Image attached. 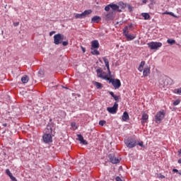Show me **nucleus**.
I'll return each instance as SVG.
<instances>
[{
    "label": "nucleus",
    "instance_id": "obj_10",
    "mask_svg": "<svg viewBox=\"0 0 181 181\" xmlns=\"http://www.w3.org/2000/svg\"><path fill=\"white\" fill-rule=\"evenodd\" d=\"M103 60L105 64V67L108 71V74L109 76L111 75V70L110 69V61L108 60V59H107V57H103Z\"/></svg>",
    "mask_w": 181,
    "mask_h": 181
},
{
    "label": "nucleus",
    "instance_id": "obj_6",
    "mask_svg": "<svg viewBox=\"0 0 181 181\" xmlns=\"http://www.w3.org/2000/svg\"><path fill=\"white\" fill-rule=\"evenodd\" d=\"M107 81L111 83L115 88H119V87H121V81H119V79H113L109 78Z\"/></svg>",
    "mask_w": 181,
    "mask_h": 181
},
{
    "label": "nucleus",
    "instance_id": "obj_27",
    "mask_svg": "<svg viewBox=\"0 0 181 181\" xmlns=\"http://www.w3.org/2000/svg\"><path fill=\"white\" fill-rule=\"evenodd\" d=\"M93 51H91L92 54H95L96 56H98L100 54V52L97 50V49H93Z\"/></svg>",
    "mask_w": 181,
    "mask_h": 181
},
{
    "label": "nucleus",
    "instance_id": "obj_40",
    "mask_svg": "<svg viewBox=\"0 0 181 181\" xmlns=\"http://www.w3.org/2000/svg\"><path fill=\"white\" fill-rule=\"evenodd\" d=\"M60 114L62 115V117H66V112H64V111H61Z\"/></svg>",
    "mask_w": 181,
    "mask_h": 181
},
{
    "label": "nucleus",
    "instance_id": "obj_21",
    "mask_svg": "<svg viewBox=\"0 0 181 181\" xmlns=\"http://www.w3.org/2000/svg\"><path fill=\"white\" fill-rule=\"evenodd\" d=\"M141 16H143V18H144L145 21H148V20L151 19V16L148 13H141Z\"/></svg>",
    "mask_w": 181,
    "mask_h": 181
},
{
    "label": "nucleus",
    "instance_id": "obj_31",
    "mask_svg": "<svg viewBox=\"0 0 181 181\" xmlns=\"http://www.w3.org/2000/svg\"><path fill=\"white\" fill-rule=\"evenodd\" d=\"M110 9H111V4H109L105 7V11H106V12H108Z\"/></svg>",
    "mask_w": 181,
    "mask_h": 181
},
{
    "label": "nucleus",
    "instance_id": "obj_44",
    "mask_svg": "<svg viewBox=\"0 0 181 181\" xmlns=\"http://www.w3.org/2000/svg\"><path fill=\"white\" fill-rule=\"evenodd\" d=\"M128 9L129 12H132V7L131 6V5H128Z\"/></svg>",
    "mask_w": 181,
    "mask_h": 181
},
{
    "label": "nucleus",
    "instance_id": "obj_5",
    "mask_svg": "<svg viewBox=\"0 0 181 181\" xmlns=\"http://www.w3.org/2000/svg\"><path fill=\"white\" fill-rule=\"evenodd\" d=\"M108 158L110 159V162L113 165H116L117 163H119L121 162V158H117V157H115V154L114 153H110L108 155Z\"/></svg>",
    "mask_w": 181,
    "mask_h": 181
},
{
    "label": "nucleus",
    "instance_id": "obj_42",
    "mask_svg": "<svg viewBox=\"0 0 181 181\" xmlns=\"http://www.w3.org/2000/svg\"><path fill=\"white\" fill-rule=\"evenodd\" d=\"M177 94H179L180 95H181V88L179 89H177Z\"/></svg>",
    "mask_w": 181,
    "mask_h": 181
},
{
    "label": "nucleus",
    "instance_id": "obj_24",
    "mask_svg": "<svg viewBox=\"0 0 181 181\" xmlns=\"http://www.w3.org/2000/svg\"><path fill=\"white\" fill-rule=\"evenodd\" d=\"M95 86L96 87V88L101 90V88H103V84L99 83V82H95Z\"/></svg>",
    "mask_w": 181,
    "mask_h": 181
},
{
    "label": "nucleus",
    "instance_id": "obj_52",
    "mask_svg": "<svg viewBox=\"0 0 181 181\" xmlns=\"http://www.w3.org/2000/svg\"><path fill=\"white\" fill-rule=\"evenodd\" d=\"M142 2L143 4H146V2H148V0H143Z\"/></svg>",
    "mask_w": 181,
    "mask_h": 181
},
{
    "label": "nucleus",
    "instance_id": "obj_15",
    "mask_svg": "<svg viewBox=\"0 0 181 181\" xmlns=\"http://www.w3.org/2000/svg\"><path fill=\"white\" fill-rule=\"evenodd\" d=\"M77 136L81 144H83V145H87V141L84 140V137H83V135L78 134Z\"/></svg>",
    "mask_w": 181,
    "mask_h": 181
},
{
    "label": "nucleus",
    "instance_id": "obj_55",
    "mask_svg": "<svg viewBox=\"0 0 181 181\" xmlns=\"http://www.w3.org/2000/svg\"><path fill=\"white\" fill-rule=\"evenodd\" d=\"M178 163H181V158L178 160Z\"/></svg>",
    "mask_w": 181,
    "mask_h": 181
},
{
    "label": "nucleus",
    "instance_id": "obj_37",
    "mask_svg": "<svg viewBox=\"0 0 181 181\" xmlns=\"http://www.w3.org/2000/svg\"><path fill=\"white\" fill-rule=\"evenodd\" d=\"M137 145H139V146H141V148H144V141L139 142Z\"/></svg>",
    "mask_w": 181,
    "mask_h": 181
},
{
    "label": "nucleus",
    "instance_id": "obj_11",
    "mask_svg": "<svg viewBox=\"0 0 181 181\" xmlns=\"http://www.w3.org/2000/svg\"><path fill=\"white\" fill-rule=\"evenodd\" d=\"M44 132L48 135H53V129L52 128V124H48L45 129Z\"/></svg>",
    "mask_w": 181,
    "mask_h": 181
},
{
    "label": "nucleus",
    "instance_id": "obj_12",
    "mask_svg": "<svg viewBox=\"0 0 181 181\" xmlns=\"http://www.w3.org/2000/svg\"><path fill=\"white\" fill-rule=\"evenodd\" d=\"M100 47V42H98V40H95L91 42V50L93 49H98Z\"/></svg>",
    "mask_w": 181,
    "mask_h": 181
},
{
    "label": "nucleus",
    "instance_id": "obj_47",
    "mask_svg": "<svg viewBox=\"0 0 181 181\" xmlns=\"http://www.w3.org/2000/svg\"><path fill=\"white\" fill-rule=\"evenodd\" d=\"M13 26H15V27L19 26V22L13 23Z\"/></svg>",
    "mask_w": 181,
    "mask_h": 181
},
{
    "label": "nucleus",
    "instance_id": "obj_17",
    "mask_svg": "<svg viewBox=\"0 0 181 181\" xmlns=\"http://www.w3.org/2000/svg\"><path fill=\"white\" fill-rule=\"evenodd\" d=\"M135 37H136V36L134 34L131 35V34H126V39L127 40H134V39H135Z\"/></svg>",
    "mask_w": 181,
    "mask_h": 181
},
{
    "label": "nucleus",
    "instance_id": "obj_46",
    "mask_svg": "<svg viewBox=\"0 0 181 181\" xmlns=\"http://www.w3.org/2000/svg\"><path fill=\"white\" fill-rule=\"evenodd\" d=\"M169 15H170V16H173V18H176V16L175 15V13L170 12Z\"/></svg>",
    "mask_w": 181,
    "mask_h": 181
},
{
    "label": "nucleus",
    "instance_id": "obj_36",
    "mask_svg": "<svg viewBox=\"0 0 181 181\" xmlns=\"http://www.w3.org/2000/svg\"><path fill=\"white\" fill-rule=\"evenodd\" d=\"M10 179L13 181H17L18 180H16V177H13V175H10Z\"/></svg>",
    "mask_w": 181,
    "mask_h": 181
},
{
    "label": "nucleus",
    "instance_id": "obj_43",
    "mask_svg": "<svg viewBox=\"0 0 181 181\" xmlns=\"http://www.w3.org/2000/svg\"><path fill=\"white\" fill-rule=\"evenodd\" d=\"M109 94H110L111 96L113 98L115 97V94H114V92H112V91H109Z\"/></svg>",
    "mask_w": 181,
    "mask_h": 181
},
{
    "label": "nucleus",
    "instance_id": "obj_41",
    "mask_svg": "<svg viewBox=\"0 0 181 181\" xmlns=\"http://www.w3.org/2000/svg\"><path fill=\"white\" fill-rule=\"evenodd\" d=\"M139 66L140 67H144V66H145V61H142Z\"/></svg>",
    "mask_w": 181,
    "mask_h": 181
},
{
    "label": "nucleus",
    "instance_id": "obj_22",
    "mask_svg": "<svg viewBox=\"0 0 181 181\" xmlns=\"http://www.w3.org/2000/svg\"><path fill=\"white\" fill-rule=\"evenodd\" d=\"M93 12V11L91 10H86L84 12H83V15L84 18H86L87 16L90 15L91 13Z\"/></svg>",
    "mask_w": 181,
    "mask_h": 181
},
{
    "label": "nucleus",
    "instance_id": "obj_1",
    "mask_svg": "<svg viewBox=\"0 0 181 181\" xmlns=\"http://www.w3.org/2000/svg\"><path fill=\"white\" fill-rule=\"evenodd\" d=\"M124 144L127 148H135L136 140L133 137H127L124 139Z\"/></svg>",
    "mask_w": 181,
    "mask_h": 181
},
{
    "label": "nucleus",
    "instance_id": "obj_9",
    "mask_svg": "<svg viewBox=\"0 0 181 181\" xmlns=\"http://www.w3.org/2000/svg\"><path fill=\"white\" fill-rule=\"evenodd\" d=\"M52 135V134H44V135L42 136V139H43L45 144H50V143L53 142Z\"/></svg>",
    "mask_w": 181,
    "mask_h": 181
},
{
    "label": "nucleus",
    "instance_id": "obj_51",
    "mask_svg": "<svg viewBox=\"0 0 181 181\" xmlns=\"http://www.w3.org/2000/svg\"><path fill=\"white\" fill-rule=\"evenodd\" d=\"M169 13L170 12L165 11V12L163 13V15H169Z\"/></svg>",
    "mask_w": 181,
    "mask_h": 181
},
{
    "label": "nucleus",
    "instance_id": "obj_30",
    "mask_svg": "<svg viewBox=\"0 0 181 181\" xmlns=\"http://www.w3.org/2000/svg\"><path fill=\"white\" fill-rule=\"evenodd\" d=\"M106 123H107V122H105V120H100L99 122V125H100V127H104V124Z\"/></svg>",
    "mask_w": 181,
    "mask_h": 181
},
{
    "label": "nucleus",
    "instance_id": "obj_2",
    "mask_svg": "<svg viewBox=\"0 0 181 181\" xmlns=\"http://www.w3.org/2000/svg\"><path fill=\"white\" fill-rule=\"evenodd\" d=\"M165 115H166V112L162 110L156 113L155 116V121L156 124H160L163 119L165 118Z\"/></svg>",
    "mask_w": 181,
    "mask_h": 181
},
{
    "label": "nucleus",
    "instance_id": "obj_8",
    "mask_svg": "<svg viewBox=\"0 0 181 181\" xmlns=\"http://www.w3.org/2000/svg\"><path fill=\"white\" fill-rule=\"evenodd\" d=\"M107 111H108V112L110 114H117V111H118V103L115 102L112 107L107 108Z\"/></svg>",
    "mask_w": 181,
    "mask_h": 181
},
{
    "label": "nucleus",
    "instance_id": "obj_45",
    "mask_svg": "<svg viewBox=\"0 0 181 181\" xmlns=\"http://www.w3.org/2000/svg\"><path fill=\"white\" fill-rule=\"evenodd\" d=\"M115 180L116 181H122V179H121V177H116Z\"/></svg>",
    "mask_w": 181,
    "mask_h": 181
},
{
    "label": "nucleus",
    "instance_id": "obj_19",
    "mask_svg": "<svg viewBox=\"0 0 181 181\" xmlns=\"http://www.w3.org/2000/svg\"><path fill=\"white\" fill-rule=\"evenodd\" d=\"M129 119V115H128V112H124L122 115L123 121H128Z\"/></svg>",
    "mask_w": 181,
    "mask_h": 181
},
{
    "label": "nucleus",
    "instance_id": "obj_29",
    "mask_svg": "<svg viewBox=\"0 0 181 181\" xmlns=\"http://www.w3.org/2000/svg\"><path fill=\"white\" fill-rule=\"evenodd\" d=\"M115 101H116L117 104H118V102L119 101L120 96L119 95H115L113 97Z\"/></svg>",
    "mask_w": 181,
    "mask_h": 181
},
{
    "label": "nucleus",
    "instance_id": "obj_3",
    "mask_svg": "<svg viewBox=\"0 0 181 181\" xmlns=\"http://www.w3.org/2000/svg\"><path fill=\"white\" fill-rule=\"evenodd\" d=\"M66 40V37L63 34L58 33L54 36V45H60Z\"/></svg>",
    "mask_w": 181,
    "mask_h": 181
},
{
    "label": "nucleus",
    "instance_id": "obj_49",
    "mask_svg": "<svg viewBox=\"0 0 181 181\" xmlns=\"http://www.w3.org/2000/svg\"><path fill=\"white\" fill-rule=\"evenodd\" d=\"M38 74H40V76H43V71H39Z\"/></svg>",
    "mask_w": 181,
    "mask_h": 181
},
{
    "label": "nucleus",
    "instance_id": "obj_13",
    "mask_svg": "<svg viewBox=\"0 0 181 181\" xmlns=\"http://www.w3.org/2000/svg\"><path fill=\"white\" fill-rule=\"evenodd\" d=\"M101 21V17L95 16L91 18V23H98Z\"/></svg>",
    "mask_w": 181,
    "mask_h": 181
},
{
    "label": "nucleus",
    "instance_id": "obj_32",
    "mask_svg": "<svg viewBox=\"0 0 181 181\" xmlns=\"http://www.w3.org/2000/svg\"><path fill=\"white\" fill-rule=\"evenodd\" d=\"M6 174L9 177L12 175V173H11V170H9V169L6 170Z\"/></svg>",
    "mask_w": 181,
    "mask_h": 181
},
{
    "label": "nucleus",
    "instance_id": "obj_33",
    "mask_svg": "<svg viewBox=\"0 0 181 181\" xmlns=\"http://www.w3.org/2000/svg\"><path fill=\"white\" fill-rule=\"evenodd\" d=\"M106 19H107V21H112V16H111L110 14H107V15L106 16Z\"/></svg>",
    "mask_w": 181,
    "mask_h": 181
},
{
    "label": "nucleus",
    "instance_id": "obj_50",
    "mask_svg": "<svg viewBox=\"0 0 181 181\" xmlns=\"http://www.w3.org/2000/svg\"><path fill=\"white\" fill-rule=\"evenodd\" d=\"M173 172H175V173H177V172H179V170L177 169H173Z\"/></svg>",
    "mask_w": 181,
    "mask_h": 181
},
{
    "label": "nucleus",
    "instance_id": "obj_14",
    "mask_svg": "<svg viewBox=\"0 0 181 181\" xmlns=\"http://www.w3.org/2000/svg\"><path fill=\"white\" fill-rule=\"evenodd\" d=\"M148 118H149V116L148 115V114L144 113L142 115V117H141L142 125H144V124H145V122H146V121H148Z\"/></svg>",
    "mask_w": 181,
    "mask_h": 181
},
{
    "label": "nucleus",
    "instance_id": "obj_20",
    "mask_svg": "<svg viewBox=\"0 0 181 181\" xmlns=\"http://www.w3.org/2000/svg\"><path fill=\"white\" fill-rule=\"evenodd\" d=\"M150 71L151 69H149V68H144L143 71V75L144 76V77H148V74H149Z\"/></svg>",
    "mask_w": 181,
    "mask_h": 181
},
{
    "label": "nucleus",
    "instance_id": "obj_39",
    "mask_svg": "<svg viewBox=\"0 0 181 181\" xmlns=\"http://www.w3.org/2000/svg\"><path fill=\"white\" fill-rule=\"evenodd\" d=\"M138 70H139V71H140V72H142V71H144V66H139V68H138Z\"/></svg>",
    "mask_w": 181,
    "mask_h": 181
},
{
    "label": "nucleus",
    "instance_id": "obj_16",
    "mask_svg": "<svg viewBox=\"0 0 181 181\" xmlns=\"http://www.w3.org/2000/svg\"><path fill=\"white\" fill-rule=\"evenodd\" d=\"M110 8L112 9V11H117L118 12H121V10L119 9V6L114 4H110Z\"/></svg>",
    "mask_w": 181,
    "mask_h": 181
},
{
    "label": "nucleus",
    "instance_id": "obj_53",
    "mask_svg": "<svg viewBox=\"0 0 181 181\" xmlns=\"http://www.w3.org/2000/svg\"><path fill=\"white\" fill-rule=\"evenodd\" d=\"M102 76H108V75H107V73L103 71V74H102Z\"/></svg>",
    "mask_w": 181,
    "mask_h": 181
},
{
    "label": "nucleus",
    "instance_id": "obj_28",
    "mask_svg": "<svg viewBox=\"0 0 181 181\" xmlns=\"http://www.w3.org/2000/svg\"><path fill=\"white\" fill-rule=\"evenodd\" d=\"M117 6H119H119H121L122 8H126L127 4H124V2H122V1H119V2L118 3Z\"/></svg>",
    "mask_w": 181,
    "mask_h": 181
},
{
    "label": "nucleus",
    "instance_id": "obj_34",
    "mask_svg": "<svg viewBox=\"0 0 181 181\" xmlns=\"http://www.w3.org/2000/svg\"><path fill=\"white\" fill-rule=\"evenodd\" d=\"M62 45L63 46H67L69 45V41L66 40V41H62Z\"/></svg>",
    "mask_w": 181,
    "mask_h": 181
},
{
    "label": "nucleus",
    "instance_id": "obj_23",
    "mask_svg": "<svg viewBox=\"0 0 181 181\" xmlns=\"http://www.w3.org/2000/svg\"><path fill=\"white\" fill-rule=\"evenodd\" d=\"M75 18H76V19H83V18H85V17H84L83 13H76L75 15Z\"/></svg>",
    "mask_w": 181,
    "mask_h": 181
},
{
    "label": "nucleus",
    "instance_id": "obj_25",
    "mask_svg": "<svg viewBox=\"0 0 181 181\" xmlns=\"http://www.w3.org/2000/svg\"><path fill=\"white\" fill-rule=\"evenodd\" d=\"M123 33H124V35L125 36V37H127V35H129V34L128 27H127V26H126V27L123 29Z\"/></svg>",
    "mask_w": 181,
    "mask_h": 181
},
{
    "label": "nucleus",
    "instance_id": "obj_54",
    "mask_svg": "<svg viewBox=\"0 0 181 181\" xmlns=\"http://www.w3.org/2000/svg\"><path fill=\"white\" fill-rule=\"evenodd\" d=\"M82 49H83V53H85L86 52V48H82Z\"/></svg>",
    "mask_w": 181,
    "mask_h": 181
},
{
    "label": "nucleus",
    "instance_id": "obj_4",
    "mask_svg": "<svg viewBox=\"0 0 181 181\" xmlns=\"http://www.w3.org/2000/svg\"><path fill=\"white\" fill-rule=\"evenodd\" d=\"M147 46L150 50H158L159 47H162V42H151L147 43Z\"/></svg>",
    "mask_w": 181,
    "mask_h": 181
},
{
    "label": "nucleus",
    "instance_id": "obj_56",
    "mask_svg": "<svg viewBox=\"0 0 181 181\" xmlns=\"http://www.w3.org/2000/svg\"><path fill=\"white\" fill-rule=\"evenodd\" d=\"M3 125H4V127H6L7 124H6V123H5Z\"/></svg>",
    "mask_w": 181,
    "mask_h": 181
},
{
    "label": "nucleus",
    "instance_id": "obj_26",
    "mask_svg": "<svg viewBox=\"0 0 181 181\" xmlns=\"http://www.w3.org/2000/svg\"><path fill=\"white\" fill-rule=\"evenodd\" d=\"M167 43H168V45H175V43H176V40H172V39H168L167 40Z\"/></svg>",
    "mask_w": 181,
    "mask_h": 181
},
{
    "label": "nucleus",
    "instance_id": "obj_48",
    "mask_svg": "<svg viewBox=\"0 0 181 181\" xmlns=\"http://www.w3.org/2000/svg\"><path fill=\"white\" fill-rule=\"evenodd\" d=\"M54 33H56V31H52L49 33V36H52L53 35H54Z\"/></svg>",
    "mask_w": 181,
    "mask_h": 181
},
{
    "label": "nucleus",
    "instance_id": "obj_58",
    "mask_svg": "<svg viewBox=\"0 0 181 181\" xmlns=\"http://www.w3.org/2000/svg\"><path fill=\"white\" fill-rule=\"evenodd\" d=\"M179 175H181V170L179 172Z\"/></svg>",
    "mask_w": 181,
    "mask_h": 181
},
{
    "label": "nucleus",
    "instance_id": "obj_35",
    "mask_svg": "<svg viewBox=\"0 0 181 181\" xmlns=\"http://www.w3.org/2000/svg\"><path fill=\"white\" fill-rule=\"evenodd\" d=\"M179 104H180V100H175L173 103V105H179Z\"/></svg>",
    "mask_w": 181,
    "mask_h": 181
},
{
    "label": "nucleus",
    "instance_id": "obj_7",
    "mask_svg": "<svg viewBox=\"0 0 181 181\" xmlns=\"http://www.w3.org/2000/svg\"><path fill=\"white\" fill-rule=\"evenodd\" d=\"M97 76L100 78H103V80H110V78H108V76H103L104 71H103V69L99 68L96 70Z\"/></svg>",
    "mask_w": 181,
    "mask_h": 181
},
{
    "label": "nucleus",
    "instance_id": "obj_57",
    "mask_svg": "<svg viewBox=\"0 0 181 181\" xmlns=\"http://www.w3.org/2000/svg\"><path fill=\"white\" fill-rule=\"evenodd\" d=\"M178 153H181V149H180V150L178 151Z\"/></svg>",
    "mask_w": 181,
    "mask_h": 181
},
{
    "label": "nucleus",
    "instance_id": "obj_18",
    "mask_svg": "<svg viewBox=\"0 0 181 181\" xmlns=\"http://www.w3.org/2000/svg\"><path fill=\"white\" fill-rule=\"evenodd\" d=\"M21 81H22L23 84H26V83H28V81H29V76H28V75H24L21 78Z\"/></svg>",
    "mask_w": 181,
    "mask_h": 181
},
{
    "label": "nucleus",
    "instance_id": "obj_38",
    "mask_svg": "<svg viewBox=\"0 0 181 181\" xmlns=\"http://www.w3.org/2000/svg\"><path fill=\"white\" fill-rule=\"evenodd\" d=\"M159 179H165V175H162V174H158V175Z\"/></svg>",
    "mask_w": 181,
    "mask_h": 181
}]
</instances>
